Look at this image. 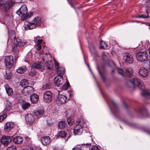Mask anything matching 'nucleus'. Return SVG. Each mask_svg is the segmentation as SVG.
Masks as SVG:
<instances>
[{
	"mask_svg": "<svg viewBox=\"0 0 150 150\" xmlns=\"http://www.w3.org/2000/svg\"><path fill=\"white\" fill-rule=\"evenodd\" d=\"M68 125L69 126L73 125L75 123V121L71 117H69L67 119Z\"/></svg>",
	"mask_w": 150,
	"mask_h": 150,
	"instance_id": "c85d7f7f",
	"label": "nucleus"
},
{
	"mask_svg": "<svg viewBox=\"0 0 150 150\" xmlns=\"http://www.w3.org/2000/svg\"><path fill=\"white\" fill-rule=\"evenodd\" d=\"M142 95L145 97L150 98V92L149 91L147 90H143Z\"/></svg>",
	"mask_w": 150,
	"mask_h": 150,
	"instance_id": "473e14b6",
	"label": "nucleus"
},
{
	"mask_svg": "<svg viewBox=\"0 0 150 150\" xmlns=\"http://www.w3.org/2000/svg\"><path fill=\"white\" fill-rule=\"evenodd\" d=\"M117 70L118 73L123 76H131L132 75L133 73V70L131 68H129L125 70H123L121 68H117Z\"/></svg>",
	"mask_w": 150,
	"mask_h": 150,
	"instance_id": "6e6552de",
	"label": "nucleus"
},
{
	"mask_svg": "<svg viewBox=\"0 0 150 150\" xmlns=\"http://www.w3.org/2000/svg\"><path fill=\"white\" fill-rule=\"evenodd\" d=\"M91 150H100V149L97 146L93 145L92 146Z\"/></svg>",
	"mask_w": 150,
	"mask_h": 150,
	"instance_id": "de8ad7c7",
	"label": "nucleus"
},
{
	"mask_svg": "<svg viewBox=\"0 0 150 150\" xmlns=\"http://www.w3.org/2000/svg\"><path fill=\"white\" fill-rule=\"evenodd\" d=\"M83 129L82 126L79 125H77L74 129V133L75 135H80L82 133Z\"/></svg>",
	"mask_w": 150,
	"mask_h": 150,
	"instance_id": "f8f14e48",
	"label": "nucleus"
},
{
	"mask_svg": "<svg viewBox=\"0 0 150 150\" xmlns=\"http://www.w3.org/2000/svg\"><path fill=\"white\" fill-rule=\"evenodd\" d=\"M124 107L125 108H127V105L126 104H125V103L124 104Z\"/></svg>",
	"mask_w": 150,
	"mask_h": 150,
	"instance_id": "680f3d73",
	"label": "nucleus"
},
{
	"mask_svg": "<svg viewBox=\"0 0 150 150\" xmlns=\"http://www.w3.org/2000/svg\"><path fill=\"white\" fill-rule=\"evenodd\" d=\"M102 55L103 58V59H105L107 57L106 55L104 52H103L102 53Z\"/></svg>",
	"mask_w": 150,
	"mask_h": 150,
	"instance_id": "864d4df0",
	"label": "nucleus"
},
{
	"mask_svg": "<svg viewBox=\"0 0 150 150\" xmlns=\"http://www.w3.org/2000/svg\"><path fill=\"white\" fill-rule=\"evenodd\" d=\"M107 44L104 41H101L100 42V49H105L107 47Z\"/></svg>",
	"mask_w": 150,
	"mask_h": 150,
	"instance_id": "f704fd0d",
	"label": "nucleus"
},
{
	"mask_svg": "<svg viewBox=\"0 0 150 150\" xmlns=\"http://www.w3.org/2000/svg\"><path fill=\"white\" fill-rule=\"evenodd\" d=\"M142 23L145 24L146 26H148L149 27V29L150 30V23L144 22L143 23Z\"/></svg>",
	"mask_w": 150,
	"mask_h": 150,
	"instance_id": "5fc2aeb1",
	"label": "nucleus"
},
{
	"mask_svg": "<svg viewBox=\"0 0 150 150\" xmlns=\"http://www.w3.org/2000/svg\"><path fill=\"white\" fill-rule=\"evenodd\" d=\"M52 93L49 91H46L43 95V99L45 102L49 103L52 100Z\"/></svg>",
	"mask_w": 150,
	"mask_h": 150,
	"instance_id": "9d476101",
	"label": "nucleus"
},
{
	"mask_svg": "<svg viewBox=\"0 0 150 150\" xmlns=\"http://www.w3.org/2000/svg\"><path fill=\"white\" fill-rule=\"evenodd\" d=\"M30 150H38L37 148H36V147H32L30 148Z\"/></svg>",
	"mask_w": 150,
	"mask_h": 150,
	"instance_id": "bf43d9fd",
	"label": "nucleus"
},
{
	"mask_svg": "<svg viewBox=\"0 0 150 150\" xmlns=\"http://www.w3.org/2000/svg\"><path fill=\"white\" fill-rule=\"evenodd\" d=\"M146 12L147 14V15L146 16L144 15H138L134 17L135 18H148L149 17V13L148 11L146 10Z\"/></svg>",
	"mask_w": 150,
	"mask_h": 150,
	"instance_id": "c756f323",
	"label": "nucleus"
},
{
	"mask_svg": "<svg viewBox=\"0 0 150 150\" xmlns=\"http://www.w3.org/2000/svg\"><path fill=\"white\" fill-rule=\"evenodd\" d=\"M12 138L9 136H4L2 137L1 142L5 145H7L11 141Z\"/></svg>",
	"mask_w": 150,
	"mask_h": 150,
	"instance_id": "dca6fc26",
	"label": "nucleus"
},
{
	"mask_svg": "<svg viewBox=\"0 0 150 150\" xmlns=\"http://www.w3.org/2000/svg\"><path fill=\"white\" fill-rule=\"evenodd\" d=\"M32 67L37 69H40L41 71L44 70L45 66L42 62H37L33 63L32 65Z\"/></svg>",
	"mask_w": 150,
	"mask_h": 150,
	"instance_id": "9b49d317",
	"label": "nucleus"
},
{
	"mask_svg": "<svg viewBox=\"0 0 150 150\" xmlns=\"http://www.w3.org/2000/svg\"><path fill=\"white\" fill-rule=\"evenodd\" d=\"M114 110L116 112H117L118 111V110L117 111H116L114 109L113 110V111ZM113 114H114V113H113Z\"/></svg>",
	"mask_w": 150,
	"mask_h": 150,
	"instance_id": "338daca9",
	"label": "nucleus"
},
{
	"mask_svg": "<svg viewBox=\"0 0 150 150\" xmlns=\"http://www.w3.org/2000/svg\"><path fill=\"white\" fill-rule=\"evenodd\" d=\"M38 96L36 94H34L31 95L30 100L32 103H35L38 101Z\"/></svg>",
	"mask_w": 150,
	"mask_h": 150,
	"instance_id": "b1692460",
	"label": "nucleus"
},
{
	"mask_svg": "<svg viewBox=\"0 0 150 150\" xmlns=\"http://www.w3.org/2000/svg\"><path fill=\"white\" fill-rule=\"evenodd\" d=\"M10 104V105H8V107H7V106L6 107V108L4 110V112H6L7 111V110H10L11 107V104L9 102L7 103V104Z\"/></svg>",
	"mask_w": 150,
	"mask_h": 150,
	"instance_id": "49530a36",
	"label": "nucleus"
},
{
	"mask_svg": "<svg viewBox=\"0 0 150 150\" xmlns=\"http://www.w3.org/2000/svg\"><path fill=\"white\" fill-rule=\"evenodd\" d=\"M27 8L25 5H22L18 10L16 12V13L21 16L23 19H26L31 16L33 14L32 13H27Z\"/></svg>",
	"mask_w": 150,
	"mask_h": 150,
	"instance_id": "20e7f679",
	"label": "nucleus"
},
{
	"mask_svg": "<svg viewBox=\"0 0 150 150\" xmlns=\"http://www.w3.org/2000/svg\"><path fill=\"white\" fill-rule=\"evenodd\" d=\"M57 74L59 75L58 76H62L64 74V69L63 67H59L57 69Z\"/></svg>",
	"mask_w": 150,
	"mask_h": 150,
	"instance_id": "bb28decb",
	"label": "nucleus"
},
{
	"mask_svg": "<svg viewBox=\"0 0 150 150\" xmlns=\"http://www.w3.org/2000/svg\"><path fill=\"white\" fill-rule=\"evenodd\" d=\"M89 48L90 51L91 52H94V51H95V49L94 47L93 46H91V47H90V46H89Z\"/></svg>",
	"mask_w": 150,
	"mask_h": 150,
	"instance_id": "603ef678",
	"label": "nucleus"
},
{
	"mask_svg": "<svg viewBox=\"0 0 150 150\" xmlns=\"http://www.w3.org/2000/svg\"><path fill=\"white\" fill-rule=\"evenodd\" d=\"M63 82L62 76H57L54 78V83L57 86L62 84Z\"/></svg>",
	"mask_w": 150,
	"mask_h": 150,
	"instance_id": "4468645a",
	"label": "nucleus"
},
{
	"mask_svg": "<svg viewBox=\"0 0 150 150\" xmlns=\"http://www.w3.org/2000/svg\"><path fill=\"white\" fill-rule=\"evenodd\" d=\"M51 86L50 83H46L42 87V88L43 90L48 89L51 88Z\"/></svg>",
	"mask_w": 150,
	"mask_h": 150,
	"instance_id": "c9c22d12",
	"label": "nucleus"
},
{
	"mask_svg": "<svg viewBox=\"0 0 150 150\" xmlns=\"http://www.w3.org/2000/svg\"><path fill=\"white\" fill-rule=\"evenodd\" d=\"M40 18L38 17L35 18L32 22L28 21L25 22L23 27L25 30L32 29L36 28L37 26H39L40 24Z\"/></svg>",
	"mask_w": 150,
	"mask_h": 150,
	"instance_id": "f03ea898",
	"label": "nucleus"
},
{
	"mask_svg": "<svg viewBox=\"0 0 150 150\" xmlns=\"http://www.w3.org/2000/svg\"><path fill=\"white\" fill-rule=\"evenodd\" d=\"M23 140V138L20 136H17L13 139V141L14 142L17 144H21Z\"/></svg>",
	"mask_w": 150,
	"mask_h": 150,
	"instance_id": "a878e982",
	"label": "nucleus"
},
{
	"mask_svg": "<svg viewBox=\"0 0 150 150\" xmlns=\"http://www.w3.org/2000/svg\"><path fill=\"white\" fill-rule=\"evenodd\" d=\"M15 2L13 0H9L7 1L6 0H0V8H4L6 11H7Z\"/></svg>",
	"mask_w": 150,
	"mask_h": 150,
	"instance_id": "423d86ee",
	"label": "nucleus"
},
{
	"mask_svg": "<svg viewBox=\"0 0 150 150\" xmlns=\"http://www.w3.org/2000/svg\"><path fill=\"white\" fill-rule=\"evenodd\" d=\"M139 112L144 116H145V114H147V113L146 109L145 108L143 109H140L139 111Z\"/></svg>",
	"mask_w": 150,
	"mask_h": 150,
	"instance_id": "ea45409f",
	"label": "nucleus"
},
{
	"mask_svg": "<svg viewBox=\"0 0 150 150\" xmlns=\"http://www.w3.org/2000/svg\"><path fill=\"white\" fill-rule=\"evenodd\" d=\"M33 91V88L29 86L25 87L22 90V93L25 95H28Z\"/></svg>",
	"mask_w": 150,
	"mask_h": 150,
	"instance_id": "6ab92c4d",
	"label": "nucleus"
},
{
	"mask_svg": "<svg viewBox=\"0 0 150 150\" xmlns=\"http://www.w3.org/2000/svg\"><path fill=\"white\" fill-rule=\"evenodd\" d=\"M6 150H17V149L16 146H11L7 148Z\"/></svg>",
	"mask_w": 150,
	"mask_h": 150,
	"instance_id": "37998d69",
	"label": "nucleus"
},
{
	"mask_svg": "<svg viewBox=\"0 0 150 150\" xmlns=\"http://www.w3.org/2000/svg\"><path fill=\"white\" fill-rule=\"evenodd\" d=\"M123 59L126 62L129 64L132 63L134 61L132 56L128 53H125L124 54Z\"/></svg>",
	"mask_w": 150,
	"mask_h": 150,
	"instance_id": "ddd939ff",
	"label": "nucleus"
},
{
	"mask_svg": "<svg viewBox=\"0 0 150 150\" xmlns=\"http://www.w3.org/2000/svg\"><path fill=\"white\" fill-rule=\"evenodd\" d=\"M52 64H50V65L49 66H47V68L48 69L51 70L52 69Z\"/></svg>",
	"mask_w": 150,
	"mask_h": 150,
	"instance_id": "6e6d98bb",
	"label": "nucleus"
},
{
	"mask_svg": "<svg viewBox=\"0 0 150 150\" xmlns=\"http://www.w3.org/2000/svg\"><path fill=\"white\" fill-rule=\"evenodd\" d=\"M126 84L129 87L132 86L134 87L138 86L139 88L142 89H144V86L142 81L137 78H136L132 80H128L126 82Z\"/></svg>",
	"mask_w": 150,
	"mask_h": 150,
	"instance_id": "7ed1b4c3",
	"label": "nucleus"
},
{
	"mask_svg": "<svg viewBox=\"0 0 150 150\" xmlns=\"http://www.w3.org/2000/svg\"><path fill=\"white\" fill-rule=\"evenodd\" d=\"M25 119L27 122L29 124H32L35 121L34 116L30 114H28L26 116Z\"/></svg>",
	"mask_w": 150,
	"mask_h": 150,
	"instance_id": "a211bd4d",
	"label": "nucleus"
},
{
	"mask_svg": "<svg viewBox=\"0 0 150 150\" xmlns=\"http://www.w3.org/2000/svg\"><path fill=\"white\" fill-rule=\"evenodd\" d=\"M34 42L36 43V46L38 47L37 48V50H40L41 49L42 45L41 44L42 43L43 40H42L40 39V37L39 36H37L34 38Z\"/></svg>",
	"mask_w": 150,
	"mask_h": 150,
	"instance_id": "f3484780",
	"label": "nucleus"
},
{
	"mask_svg": "<svg viewBox=\"0 0 150 150\" xmlns=\"http://www.w3.org/2000/svg\"><path fill=\"white\" fill-rule=\"evenodd\" d=\"M4 63L7 68H11L12 67L14 64L13 57L11 55L6 57L5 59Z\"/></svg>",
	"mask_w": 150,
	"mask_h": 150,
	"instance_id": "1a4fd4ad",
	"label": "nucleus"
},
{
	"mask_svg": "<svg viewBox=\"0 0 150 150\" xmlns=\"http://www.w3.org/2000/svg\"><path fill=\"white\" fill-rule=\"evenodd\" d=\"M89 67V69L90 70V71H91V73H92V75H93V77H94V78L95 79H96V78H95V76L94 75V74H93V72H92V71L90 69V68H89V67Z\"/></svg>",
	"mask_w": 150,
	"mask_h": 150,
	"instance_id": "052dcab7",
	"label": "nucleus"
},
{
	"mask_svg": "<svg viewBox=\"0 0 150 150\" xmlns=\"http://www.w3.org/2000/svg\"><path fill=\"white\" fill-rule=\"evenodd\" d=\"M6 92L9 96H11L13 94V91L12 89L7 84L4 86Z\"/></svg>",
	"mask_w": 150,
	"mask_h": 150,
	"instance_id": "4be33fe9",
	"label": "nucleus"
},
{
	"mask_svg": "<svg viewBox=\"0 0 150 150\" xmlns=\"http://www.w3.org/2000/svg\"><path fill=\"white\" fill-rule=\"evenodd\" d=\"M139 73L140 75L144 77H146L148 74L147 70L144 67L140 69Z\"/></svg>",
	"mask_w": 150,
	"mask_h": 150,
	"instance_id": "412c9836",
	"label": "nucleus"
},
{
	"mask_svg": "<svg viewBox=\"0 0 150 150\" xmlns=\"http://www.w3.org/2000/svg\"><path fill=\"white\" fill-rule=\"evenodd\" d=\"M51 142L50 138L48 136H44L42 137L41 139V143L44 145L49 144Z\"/></svg>",
	"mask_w": 150,
	"mask_h": 150,
	"instance_id": "aec40b11",
	"label": "nucleus"
},
{
	"mask_svg": "<svg viewBox=\"0 0 150 150\" xmlns=\"http://www.w3.org/2000/svg\"><path fill=\"white\" fill-rule=\"evenodd\" d=\"M70 137V136H69L68 137L67 140L68 139H69Z\"/></svg>",
	"mask_w": 150,
	"mask_h": 150,
	"instance_id": "774afa93",
	"label": "nucleus"
},
{
	"mask_svg": "<svg viewBox=\"0 0 150 150\" xmlns=\"http://www.w3.org/2000/svg\"><path fill=\"white\" fill-rule=\"evenodd\" d=\"M81 145L82 146H85L86 147H88L91 146V144L90 143H86V144H81Z\"/></svg>",
	"mask_w": 150,
	"mask_h": 150,
	"instance_id": "8fccbe9b",
	"label": "nucleus"
},
{
	"mask_svg": "<svg viewBox=\"0 0 150 150\" xmlns=\"http://www.w3.org/2000/svg\"><path fill=\"white\" fill-rule=\"evenodd\" d=\"M54 62L55 64V67L57 69L58 68V66H59V64L57 62L56 60L54 59Z\"/></svg>",
	"mask_w": 150,
	"mask_h": 150,
	"instance_id": "3c124183",
	"label": "nucleus"
},
{
	"mask_svg": "<svg viewBox=\"0 0 150 150\" xmlns=\"http://www.w3.org/2000/svg\"><path fill=\"white\" fill-rule=\"evenodd\" d=\"M136 56L138 60L143 62L148 57V54L145 50H141L137 52Z\"/></svg>",
	"mask_w": 150,
	"mask_h": 150,
	"instance_id": "0eeeda50",
	"label": "nucleus"
},
{
	"mask_svg": "<svg viewBox=\"0 0 150 150\" xmlns=\"http://www.w3.org/2000/svg\"><path fill=\"white\" fill-rule=\"evenodd\" d=\"M14 96L15 98H17L18 97H19L20 96V95L18 93H17L16 94H15L14 95Z\"/></svg>",
	"mask_w": 150,
	"mask_h": 150,
	"instance_id": "4d7b16f0",
	"label": "nucleus"
},
{
	"mask_svg": "<svg viewBox=\"0 0 150 150\" xmlns=\"http://www.w3.org/2000/svg\"><path fill=\"white\" fill-rule=\"evenodd\" d=\"M14 125L13 122H7L5 124L4 127V130L7 132L10 131L14 127Z\"/></svg>",
	"mask_w": 150,
	"mask_h": 150,
	"instance_id": "2eb2a0df",
	"label": "nucleus"
},
{
	"mask_svg": "<svg viewBox=\"0 0 150 150\" xmlns=\"http://www.w3.org/2000/svg\"><path fill=\"white\" fill-rule=\"evenodd\" d=\"M148 51H149V54H150V48H149L148 49Z\"/></svg>",
	"mask_w": 150,
	"mask_h": 150,
	"instance_id": "69168bd1",
	"label": "nucleus"
},
{
	"mask_svg": "<svg viewBox=\"0 0 150 150\" xmlns=\"http://www.w3.org/2000/svg\"><path fill=\"white\" fill-rule=\"evenodd\" d=\"M44 112L43 109L42 108H38V110L34 112L35 115L37 117H39L42 115Z\"/></svg>",
	"mask_w": 150,
	"mask_h": 150,
	"instance_id": "5701e85b",
	"label": "nucleus"
},
{
	"mask_svg": "<svg viewBox=\"0 0 150 150\" xmlns=\"http://www.w3.org/2000/svg\"><path fill=\"white\" fill-rule=\"evenodd\" d=\"M12 74L9 70H7L6 71V73L4 75V76L6 79H10L12 76Z\"/></svg>",
	"mask_w": 150,
	"mask_h": 150,
	"instance_id": "cd10ccee",
	"label": "nucleus"
},
{
	"mask_svg": "<svg viewBox=\"0 0 150 150\" xmlns=\"http://www.w3.org/2000/svg\"><path fill=\"white\" fill-rule=\"evenodd\" d=\"M113 110L115 109L116 111L118 110V108L116 103L113 101Z\"/></svg>",
	"mask_w": 150,
	"mask_h": 150,
	"instance_id": "a18cd8bd",
	"label": "nucleus"
},
{
	"mask_svg": "<svg viewBox=\"0 0 150 150\" xmlns=\"http://www.w3.org/2000/svg\"><path fill=\"white\" fill-rule=\"evenodd\" d=\"M21 85L23 87L25 88L27 87L28 85V82L26 80H23L20 83Z\"/></svg>",
	"mask_w": 150,
	"mask_h": 150,
	"instance_id": "72a5a7b5",
	"label": "nucleus"
},
{
	"mask_svg": "<svg viewBox=\"0 0 150 150\" xmlns=\"http://www.w3.org/2000/svg\"><path fill=\"white\" fill-rule=\"evenodd\" d=\"M113 44H116V42L115 41H113Z\"/></svg>",
	"mask_w": 150,
	"mask_h": 150,
	"instance_id": "0e129e2a",
	"label": "nucleus"
},
{
	"mask_svg": "<svg viewBox=\"0 0 150 150\" xmlns=\"http://www.w3.org/2000/svg\"><path fill=\"white\" fill-rule=\"evenodd\" d=\"M14 44L15 46L13 47L12 50L13 52L14 53H17L21 50V48L19 47V46H17L16 45V43Z\"/></svg>",
	"mask_w": 150,
	"mask_h": 150,
	"instance_id": "7c9ffc66",
	"label": "nucleus"
},
{
	"mask_svg": "<svg viewBox=\"0 0 150 150\" xmlns=\"http://www.w3.org/2000/svg\"><path fill=\"white\" fill-rule=\"evenodd\" d=\"M98 70V72L100 75V76H101V77L103 79V81L104 82H105V81L106 80V79L105 77L104 76L103 74L100 71V69H99L98 67L97 68Z\"/></svg>",
	"mask_w": 150,
	"mask_h": 150,
	"instance_id": "a19ab883",
	"label": "nucleus"
},
{
	"mask_svg": "<svg viewBox=\"0 0 150 150\" xmlns=\"http://www.w3.org/2000/svg\"><path fill=\"white\" fill-rule=\"evenodd\" d=\"M72 94V91H67L66 95L62 94L59 95L56 100V102L57 104H63L65 103L67 100V96L68 98H70Z\"/></svg>",
	"mask_w": 150,
	"mask_h": 150,
	"instance_id": "39448f33",
	"label": "nucleus"
},
{
	"mask_svg": "<svg viewBox=\"0 0 150 150\" xmlns=\"http://www.w3.org/2000/svg\"><path fill=\"white\" fill-rule=\"evenodd\" d=\"M67 1L68 2L69 4L72 7L75 8V7L74 6V4L73 3L72 1L69 0H67Z\"/></svg>",
	"mask_w": 150,
	"mask_h": 150,
	"instance_id": "09e8293b",
	"label": "nucleus"
},
{
	"mask_svg": "<svg viewBox=\"0 0 150 150\" xmlns=\"http://www.w3.org/2000/svg\"><path fill=\"white\" fill-rule=\"evenodd\" d=\"M132 22H137V23H139V21H132Z\"/></svg>",
	"mask_w": 150,
	"mask_h": 150,
	"instance_id": "e2e57ef3",
	"label": "nucleus"
},
{
	"mask_svg": "<svg viewBox=\"0 0 150 150\" xmlns=\"http://www.w3.org/2000/svg\"><path fill=\"white\" fill-rule=\"evenodd\" d=\"M27 71V68L25 66L19 67L16 70L17 73L20 74L24 73L26 72Z\"/></svg>",
	"mask_w": 150,
	"mask_h": 150,
	"instance_id": "393cba45",
	"label": "nucleus"
},
{
	"mask_svg": "<svg viewBox=\"0 0 150 150\" xmlns=\"http://www.w3.org/2000/svg\"><path fill=\"white\" fill-rule=\"evenodd\" d=\"M30 106V104L28 103H23L22 105V108L24 109L25 110L28 108Z\"/></svg>",
	"mask_w": 150,
	"mask_h": 150,
	"instance_id": "e433bc0d",
	"label": "nucleus"
},
{
	"mask_svg": "<svg viewBox=\"0 0 150 150\" xmlns=\"http://www.w3.org/2000/svg\"><path fill=\"white\" fill-rule=\"evenodd\" d=\"M65 122L64 121H61L59 122L58 124V127L60 129L64 127L65 126Z\"/></svg>",
	"mask_w": 150,
	"mask_h": 150,
	"instance_id": "4c0bfd02",
	"label": "nucleus"
},
{
	"mask_svg": "<svg viewBox=\"0 0 150 150\" xmlns=\"http://www.w3.org/2000/svg\"><path fill=\"white\" fill-rule=\"evenodd\" d=\"M6 114H4L3 115H0V122H2L6 117Z\"/></svg>",
	"mask_w": 150,
	"mask_h": 150,
	"instance_id": "79ce46f5",
	"label": "nucleus"
},
{
	"mask_svg": "<svg viewBox=\"0 0 150 150\" xmlns=\"http://www.w3.org/2000/svg\"><path fill=\"white\" fill-rule=\"evenodd\" d=\"M69 85L67 81L63 85L62 87V90H67L69 87Z\"/></svg>",
	"mask_w": 150,
	"mask_h": 150,
	"instance_id": "58836bf2",
	"label": "nucleus"
},
{
	"mask_svg": "<svg viewBox=\"0 0 150 150\" xmlns=\"http://www.w3.org/2000/svg\"><path fill=\"white\" fill-rule=\"evenodd\" d=\"M8 42L11 45L16 43V45L21 48L25 44V42H22L17 39H16L15 32L13 30L10 32Z\"/></svg>",
	"mask_w": 150,
	"mask_h": 150,
	"instance_id": "f257e3e1",
	"label": "nucleus"
},
{
	"mask_svg": "<svg viewBox=\"0 0 150 150\" xmlns=\"http://www.w3.org/2000/svg\"><path fill=\"white\" fill-rule=\"evenodd\" d=\"M44 56L43 57H44V58L43 57L42 58V60L43 61H47V60H46V58H47L48 57H50V54H44Z\"/></svg>",
	"mask_w": 150,
	"mask_h": 150,
	"instance_id": "c03bdc74",
	"label": "nucleus"
},
{
	"mask_svg": "<svg viewBox=\"0 0 150 150\" xmlns=\"http://www.w3.org/2000/svg\"><path fill=\"white\" fill-rule=\"evenodd\" d=\"M66 135V133L64 131H62L59 132L57 134L56 136L57 137H61L62 138L65 137Z\"/></svg>",
	"mask_w": 150,
	"mask_h": 150,
	"instance_id": "2f4dec72",
	"label": "nucleus"
},
{
	"mask_svg": "<svg viewBox=\"0 0 150 150\" xmlns=\"http://www.w3.org/2000/svg\"><path fill=\"white\" fill-rule=\"evenodd\" d=\"M72 150H81V149L77 147H75L73 148Z\"/></svg>",
	"mask_w": 150,
	"mask_h": 150,
	"instance_id": "13d9d810",
	"label": "nucleus"
}]
</instances>
